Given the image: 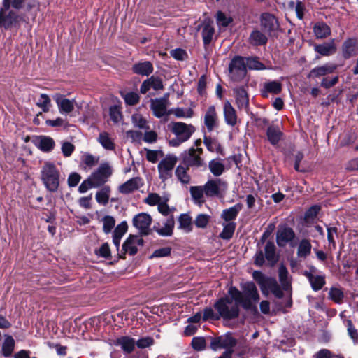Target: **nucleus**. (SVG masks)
Listing matches in <instances>:
<instances>
[{
    "label": "nucleus",
    "instance_id": "1",
    "mask_svg": "<svg viewBox=\"0 0 358 358\" xmlns=\"http://www.w3.org/2000/svg\"><path fill=\"white\" fill-rule=\"evenodd\" d=\"M242 291L238 290L236 287H230L228 294L232 299L239 303V304L246 310L257 311V303L260 297L257 288L254 282H247L241 284Z\"/></svg>",
    "mask_w": 358,
    "mask_h": 358
},
{
    "label": "nucleus",
    "instance_id": "2",
    "mask_svg": "<svg viewBox=\"0 0 358 358\" xmlns=\"http://www.w3.org/2000/svg\"><path fill=\"white\" fill-rule=\"evenodd\" d=\"M113 173V169L108 162L101 163L89 177L84 180L78 187V192L85 193L92 188H98L106 183Z\"/></svg>",
    "mask_w": 358,
    "mask_h": 358
},
{
    "label": "nucleus",
    "instance_id": "3",
    "mask_svg": "<svg viewBox=\"0 0 358 358\" xmlns=\"http://www.w3.org/2000/svg\"><path fill=\"white\" fill-rule=\"evenodd\" d=\"M169 130L176 136V138L169 141V145L178 147L188 141L195 132L194 126L182 122H172L169 124Z\"/></svg>",
    "mask_w": 358,
    "mask_h": 358
},
{
    "label": "nucleus",
    "instance_id": "4",
    "mask_svg": "<svg viewBox=\"0 0 358 358\" xmlns=\"http://www.w3.org/2000/svg\"><path fill=\"white\" fill-rule=\"evenodd\" d=\"M239 303L232 299L231 296L222 297L218 299L214 308L218 315L224 320H231L238 317L240 314Z\"/></svg>",
    "mask_w": 358,
    "mask_h": 358
},
{
    "label": "nucleus",
    "instance_id": "5",
    "mask_svg": "<svg viewBox=\"0 0 358 358\" xmlns=\"http://www.w3.org/2000/svg\"><path fill=\"white\" fill-rule=\"evenodd\" d=\"M41 178L49 192L57 191L60 183V173L55 164L50 162L44 163L41 170Z\"/></svg>",
    "mask_w": 358,
    "mask_h": 358
},
{
    "label": "nucleus",
    "instance_id": "6",
    "mask_svg": "<svg viewBox=\"0 0 358 358\" xmlns=\"http://www.w3.org/2000/svg\"><path fill=\"white\" fill-rule=\"evenodd\" d=\"M10 0H3V6L0 8V27L8 29L16 24L19 15L10 10Z\"/></svg>",
    "mask_w": 358,
    "mask_h": 358
},
{
    "label": "nucleus",
    "instance_id": "7",
    "mask_svg": "<svg viewBox=\"0 0 358 358\" xmlns=\"http://www.w3.org/2000/svg\"><path fill=\"white\" fill-rule=\"evenodd\" d=\"M265 255L262 251H259L255 255V263L257 266H262L264 262V257L271 266H273L278 260V256L275 252V246L273 242L268 241L264 247Z\"/></svg>",
    "mask_w": 358,
    "mask_h": 358
},
{
    "label": "nucleus",
    "instance_id": "8",
    "mask_svg": "<svg viewBox=\"0 0 358 358\" xmlns=\"http://www.w3.org/2000/svg\"><path fill=\"white\" fill-rule=\"evenodd\" d=\"M206 197H219L226 192L227 188V183L220 178L212 179L203 185Z\"/></svg>",
    "mask_w": 358,
    "mask_h": 358
},
{
    "label": "nucleus",
    "instance_id": "9",
    "mask_svg": "<svg viewBox=\"0 0 358 358\" xmlns=\"http://www.w3.org/2000/svg\"><path fill=\"white\" fill-rule=\"evenodd\" d=\"M229 76L234 81L242 80L246 75L245 60L241 57H234L229 66Z\"/></svg>",
    "mask_w": 358,
    "mask_h": 358
},
{
    "label": "nucleus",
    "instance_id": "10",
    "mask_svg": "<svg viewBox=\"0 0 358 358\" xmlns=\"http://www.w3.org/2000/svg\"><path fill=\"white\" fill-rule=\"evenodd\" d=\"M177 162V157L173 155H167L158 164L159 178L163 180L170 178L173 169Z\"/></svg>",
    "mask_w": 358,
    "mask_h": 358
},
{
    "label": "nucleus",
    "instance_id": "11",
    "mask_svg": "<svg viewBox=\"0 0 358 358\" xmlns=\"http://www.w3.org/2000/svg\"><path fill=\"white\" fill-rule=\"evenodd\" d=\"M203 153V149H194L190 148L187 151H185L182 155L183 163L187 166H201L203 165V159L201 155Z\"/></svg>",
    "mask_w": 358,
    "mask_h": 358
},
{
    "label": "nucleus",
    "instance_id": "12",
    "mask_svg": "<svg viewBox=\"0 0 358 358\" xmlns=\"http://www.w3.org/2000/svg\"><path fill=\"white\" fill-rule=\"evenodd\" d=\"M197 31H201L202 39L205 45H209L213 41L215 34L213 21L209 18H205L196 27Z\"/></svg>",
    "mask_w": 358,
    "mask_h": 358
},
{
    "label": "nucleus",
    "instance_id": "13",
    "mask_svg": "<svg viewBox=\"0 0 358 358\" xmlns=\"http://www.w3.org/2000/svg\"><path fill=\"white\" fill-rule=\"evenodd\" d=\"M152 220V217L149 214L141 213L134 217L132 223L141 235H148L150 231V227Z\"/></svg>",
    "mask_w": 358,
    "mask_h": 358
},
{
    "label": "nucleus",
    "instance_id": "14",
    "mask_svg": "<svg viewBox=\"0 0 358 358\" xmlns=\"http://www.w3.org/2000/svg\"><path fill=\"white\" fill-rule=\"evenodd\" d=\"M53 99L57 103L58 110L61 114H69L73 112L77 103L75 99H66L59 93L53 95Z\"/></svg>",
    "mask_w": 358,
    "mask_h": 358
},
{
    "label": "nucleus",
    "instance_id": "15",
    "mask_svg": "<svg viewBox=\"0 0 358 358\" xmlns=\"http://www.w3.org/2000/svg\"><path fill=\"white\" fill-rule=\"evenodd\" d=\"M260 25L268 35H272L279 28V23L275 17L268 13H264L260 17Z\"/></svg>",
    "mask_w": 358,
    "mask_h": 358
},
{
    "label": "nucleus",
    "instance_id": "16",
    "mask_svg": "<svg viewBox=\"0 0 358 358\" xmlns=\"http://www.w3.org/2000/svg\"><path fill=\"white\" fill-rule=\"evenodd\" d=\"M169 105V101L167 97L160 99H155L151 100L150 108L153 112L155 117L160 118L164 115H169L167 107Z\"/></svg>",
    "mask_w": 358,
    "mask_h": 358
},
{
    "label": "nucleus",
    "instance_id": "17",
    "mask_svg": "<svg viewBox=\"0 0 358 358\" xmlns=\"http://www.w3.org/2000/svg\"><path fill=\"white\" fill-rule=\"evenodd\" d=\"M295 238L293 229L288 227H280L276 234V242L278 246L285 247Z\"/></svg>",
    "mask_w": 358,
    "mask_h": 358
},
{
    "label": "nucleus",
    "instance_id": "18",
    "mask_svg": "<svg viewBox=\"0 0 358 358\" xmlns=\"http://www.w3.org/2000/svg\"><path fill=\"white\" fill-rule=\"evenodd\" d=\"M174 225L175 220L173 216H170L162 222H157L154 225L153 229L162 236H171L173 234Z\"/></svg>",
    "mask_w": 358,
    "mask_h": 358
},
{
    "label": "nucleus",
    "instance_id": "19",
    "mask_svg": "<svg viewBox=\"0 0 358 358\" xmlns=\"http://www.w3.org/2000/svg\"><path fill=\"white\" fill-rule=\"evenodd\" d=\"M236 104L239 110H248L249 96L245 87H238L233 89Z\"/></svg>",
    "mask_w": 358,
    "mask_h": 358
},
{
    "label": "nucleus",
    "instance_id": "20",
    "mask_svg": "<svg viewBox=\"0 0 358 358\" xmlns=\"http://www.w3.org/2000/svg\"><path fill=\"white\" fill-rule=\"evenodd\" d=\"M143 239L137 235H130L124 241L122 249L126 253L134 255L138 251V246H143Z\"/></svg>",
    "mask_w": 358,
    "mask_h": 358
},
{
    "label": "nucleus",
    "instance_id": "21",
    "mask_svg": "<svg viewBox=\"0 0 358 358\" xmlns=\"http://www.w3.org/2000/svg\"><path fill=\"white\" fill-rule=\"evenodd\" d=\"M204 124L209 132L218 127L219 120L215 106H211L207 109L204 115Z\"/></svg>",
    "mask_w": 358,
    "mask_h": 358
},
{
    "label": "nucleus",
    "instance_id": "22",
    "mask_svg": "<svg viewBox=\"0 0 358 358\" xmlns=\"http://www.w3.org/2000/svg\"><path fill=\"white\" fill-rule=\"evenodd\" d=\"M223 114L227 124L234 127L238 122V116L235 108L228 101H225L223 106Z\"/></svg>",
    "mask_w": 358,
    "mask_h": 358
},
{
    "label": "nucleus",
    "instance_id": "23",
    "mask_svg": "<svg viewBox=\"0 0 358 358\" xmlns=\"http://www.w3.org/2000/svg\"><path fill=\"white\" fill-rule=\"evenodd\" d=\"M143 185L142 180L139 177L132 178L118 187V191L127 194L138 189Z\"/></svg>",
    "mask_w": 358,
    "mask_h": 358
},
{
    "label": "nucleus",
    "instance_id": "24",
    "mask_svg": "<svg viewBox=\"0 0 358 358\" xmlns=\"http://www.w3.org/2000/svg\"><path fill=\"white\" fill-rule=\"evenodd\" d=\"M337 66L335 64H325L313 68L308 75V78H319L332 73L336 69Z\"/></svg>",
    "mask_w": 358,
    "mask_h": 358
},
{
    "label": "nucleus",
    "instance_id": "25",
    "mask_svg": "<svg viewBox=\"0 0 358 358\" xmlns=\"http://www.w3.org/2000/svg\"><path fill=\"white\" fill-rule=\"evenodd\" d=\"M150 88L155 90H163L164 85L162 80L159 77L152 76L143 82L141 85L140 91L142 94H145Z\"/></svg>",
    "mask_w": 358,
    "mask_h": 358
},
{
    "label": "nucleus",
    "instance_id": "26",
    "mask_svg": "<svg viewBox=\"0 0 358 358\" xmlns=\"http://www.w3.org/2000/svg\"><path fill=\"white\" fill-rule=\"evenodd\" d=\"M314 50L321 56L328 57L335 54L337 48L334 39H331L329 42L315 45Z\"/></svg>",
    "mask_w": 358,
    "mask_h": 358
},
{
    "label": "nucleus",
    "instance_id": "27",
    "mask_svg": "<svg viewBox=\"0 0 358 358\" xmlns=\"http://www.w3.org/2000/svg\"><path fill=\"white\" fill-rule=\"evenodd\" d=\"M34 145L45 152H50L55 147L54 140L46 136H40L34 139Z\"/></svg>",
    "mask_w": 358,
    "mask_h": 358
},
{
    "label": "nucleus",
    "instance_id": "28",
    "mask_svg": "<svg viewBox=\"0 0 358 358\" xmlns=\"http://www.w3.org/2000/svg\"><path fill=\"white\" fill-rule=\"evenodd\" d=\"M305 276L308 278L312 289L315 292L320 290L326 284L325 275L312 273L306 271Z\"/></svg>",
    "mask_w": 358,
    "mask_h": 358
},
{
    "label": "nucleus",
    "instance_id": "29",
    "mask_svg": "<svg viewBox=\"0 0 358 358\" xmlns=\"http://www.w3.org/2000/svg\"><path fill=\"white\" fill-rule=\"evenodd\" d=\"M267 41L266 34L257 29H253L248 38V43L253 46L264 45Z\"/></svg>",
    "mask_w": 358,
    "mask_h": 358
},
{
    "label": "nucleus",
    "instance_id": "30",
    "mask_svg": "<svg viewBox=\"0 0 358 358\" xmlns=\"http://www.w3.org/2000/svg\"><path fill=\"white\" fill-rule=\"evenodd\" d=\"M242 209V205L240 203L236 204L232 207L224 209L222 210L221 214V218L223 219L225 222H234L238 216V214Z\"/></svg>",
    "mask_w": 358,
    "mask_h": 358
},
{
    "label": "nucleus",
    "instance_id": "31",
    "mask_svg": "<svg viewBox=\"0 0 358 358\" xmlns=\"http://www.w3.org/2000/svg\"><path fill=\"white\" fill-rule=\"evenodd\" d=\"M127 229L128 226L125 221L122 222L115 227L113 235V243L117 250H119L120 241L122 236L126 234Z\"/></svg>",
    "mask_w": 358,
    "mask_h": 358
},
{
    "label": "nucleus",
    "instance_id": "32",
    "mask_svg": "<svg viewBox=\"0 0 358 358\" xmlns=\"http://www.w3.org/2000/svg\"><path fill=\"white\" fill-rule=\"evenodd\" d=\"M133 71L141 76H148L153 71L152 64L149 61L138 62L132 66Z\"/></svg>",
    "mask_w": 358,
    "mask_h": 358
},
{
    "label": "nucleus",
    "instance_id": "33",
    "mask_svg": "<svg viewBox=\"0 0 358 358\" xmlns=\"http://www.w3.org/2000/svg\"><path fill=\"white\" fill-rule=\"evenodd\" d=\"M189 192L194 202L199 206L204 203L205 190L203 186H192L189 188Z\"/></svg>",
    "mask_w": 358,
    "mask_h": 358
},
{
    "label": "nucleus",
    "instance_id": "34",
    "mask_svg": "<svg viewBox=\"0 0 358 358\" xmlns=\"http://www.w3.org/2000/svg\"><path fill=\"white\" fill-rule=\"evenodd\" d=\"M282 90V85L280 82L274 80L265 83L264 88L262 90V95L264 97H267L268 93L278 94Z\"/></svg>",
    "mask_w": 358,
    "mask_h": 358
},
{
    "label": "nucleus",
    "instance_id": "35",
    "mask_svg": "<svg viewBox=\"0 0 358 358\" xmlns=\"http://www.w3.org/2000/svg\"><path fill=\"white\" fill-rule=\"evenodd\" d=\"M269 292H272L277 298L279 299L282 298L283 296V293L279 285L274 278H271L265 286V289L262 291V292L265 295H267Z\"/></svg>",
    "mask_w": 358,
    "mask_h": 358
},
{
    "label": "nucleus",
    "instance_id": "36",
    "mask_svg": "<svg viewBox=\"0 0 358 358\" xmlns=\"http://www.w3.org/2000/svg\"><path fill=\"white\" fill-rule=\"evenodd\" d=\"M116 344L120 345L126 353H130L134 349L136 341L129 336H122L117 339Z\"/></svg>",
    "mask_w": 358,
    "mask_h": 358
},
{
    "label": "nucleus",
    "instance_id": "37",
    "mask_svg": "<svg viewBox=\"0 0 358 358\" xmlns=\"http://www.w3.org/2000/svg\"><path fill=\"white\" fill-rule=\"evenodd\" d=\"M343 56L345 59L356 55V41L349 38L346 40L342 45Z\"/></svg>",
    "mask_w": 358,
    "mask_h": 358
},
{
    "label": "nucleus",
    "instance_id": "38",
    "mask_svg": "<svg viewBox=\"0 0 358 358\" xmlns=\"http://www.w3.org/2000/svg\"><path fill=\"white\" fill-rule=\"evenodd\" d=\"M101 187V189L96 192L95 198L97 203L105 206L108 203L111 189L109 185Z\"/></svg>",
    "mask_w": 358,
    "mask_h": 358
},
{
    "label": "nucleus",
    "instance_id": "39",
    "mask_svg": "<svg viewBox=\"0 0 358 358\" xmlns=\"http://www.w3.org/2000/svg\"><path fill=\"white\" fill-rule=\"evenodd\" d=\"M266 135L269 142L274 145L280 141L282 134L278 127L271 125L268 127Z\"/></svg>",
    "mask_w": 358,
    "mask_h": 358
},
{
    "label": "nucleus",
    "instance_id": "40",
    "mask_svg": "<svg viewBox=\"0 0 358 358\" xmlns=\"http://www.w3.org/2000/svg\"><path fill=\"white\" fill-rule=\"evenodd\" d=\"M222 226L223 229L219 236L223 240H229L234 235L236 224L234 222H224Z\"/></svg>",
    "mask_w": 358,
    "mask_h": 358
},
{
    "label": "nucleus",
    "instance_id": "41",
    "mask_svg": "<svg viewBox=\"0 0 358 358\" xmlns=\"http://www.w3.org/2000/svg\"><path fill=\"white\" fill-rule=\"evenodd\" d=\"M215 19L220 30L227 28L233 21V19L231 16L224 13L222 11L217 12L215 15Z\"/></svg>",
    "mask_w": 358,
    "mask_h": 358
},
{
    "label": "nucleus",
    "instance_id": "42",
    "mask_svg": "<svg viewBox=\"0 0 358 358\" xmlns=\"http://www.w3.org/2000/svg\"><path fill=\"white\" fill-rule=\"evenodd\" d=\"M98 141L106 150H113L115 148L114 141L107 132L100 133Z\"/></svg>",
    "mask_w": 358,
    "mask_h": 358
},
{
    "label": "nucleus",
    "instance_id": "43",
    "mask_svg": "<svg viewBox=\"0 0 358 358\" xmlns=\"http://www.w3.org/2000/svg\"><path fill=\"white\" fill-rule=\"evenodd\" d=\"M312 245L310 242L307 239H303L300 241L297 250V255L299 257L306 258L310 254Z\"/></svg>",
    "mask_w": 358,
    "mask_h": 358
},
{
    "label": "nucleus",
    "instance_id": "44",
    "mask_svg": "<svg viewBox=\"0 0 358 358\" xmlns=\"http://www.w3.org/2000/svg\"><path fill=\"white\" fill-rule=\"evenodd\" d=\"M314 33L317 38H324L331 34L330 28L324 23H317L314 27Z\"/></svg>",
    "mask_w": 358,
    "mask_h": 358
},
{
    "label": "nucleus",
    "instance_id": "45",
    "mask_svg": "<svg viewBox=\"0 0 358 358\" xmlns=\"http://www.w3.org/2000/svg\"><path fill=\"white\" fill-rule=\"evenodd\" d=\"M15 347V341L11 336H7L2 345V353L8 357L12 354Z\"/></svg>",
    "mask_w": 358,
    "mask_h": 358
},
{
    "label": "nucleus",
    "instance_id": "46",
    "mask_svg": "<svg viewBox=\"0 0 358 358\" xmlns=\"http://www.w3.org/2000/svg\"><path fill=\"white\" fill-rule=\"evenodd\" d=\"M179 228L185 232H190L192 230V218L187 214H182L179 218Z\"/></svg>",
    "mask_w": 358,
    "mask_h": 358
},
{
    "label": "nucleus",
    "instance_id": "47",
    "mask_svg": "<svg viewBox=\"0 0 358 358\" xmlns=\"http://www.w3.org/2000/svg\"><path fill=\"white\" fill-rule=\"evenodd\" d=\"M329 298L338 304L343 303L344 294L343 290L338 287H331L329 292Z\"/></svg>",
    "mask_w": 358,
    "mask_h": 358
},
{
    "label": "nucleus",
    "instance_id": "48",
    "mask_svg": "<svg viewBox=\"0 0 358 358\" xmlns=\"http://www.w3.org/2000/svg\"><path fill=\"white\" fill-rule=\"evenodd\" d=\"M36 106L44 113H47L50 110L52 106L51 99L48 94H41L39 99L36 102Z\"/></svg>",
    "mask_w": 358,
    "mask_h": 358
},
{
    "label": "nucleus",
    "instance_id": "49",
    "mask_svg": "<svg viewBox=\"0 0 358 358\" xmlns=\"http://www.w3.org/2000/svg\"><path fill=\"white\" fill-rule=\"evenodd\" d=\"M278 273L279 280L284 289H287L290 286V281L288 278V271L283 264L280 266L278 269Z\"/></svg>",
    "mask_w": 358,
    "mask_h": 358
},
{
    "label": "nucleus",
    "instance_id": "50",
    "mask_svg": "<svg viewBox=\"0 0 358 358\" xmlns=\"http://www.w3.org/2000/svg\"><path fill=\"white\" fill-rule=\"evenodd\" d=\"M209 169L214 176H219L224 172V166L220 159H213L209 163Z\"/></svg>",
    "mask_w": 358,
    "mask_h": 358
},
{
    "label": "nucleus",
    "instance_id": "51",
    "mask_svg": "<svg viewBox=\"0 0 358 358\" xmlns=\"http://www.w3.org/2000/svg\"><path fill=\"white\" fill-rule=\"evenodd\" d=\"M169 113L173 114L176 117L178 118H189L193 116L194 112L191 108L184 109L181 108H176L169 110Z\"/></svg>",
    "mask_w": 358,
    "mask_h": 358
},
{
    "label": "nucleus",
    "instance_id": "52",
    "mask_svg": "<svg viewBox=\"0 0 358 358\" xmlns=\"http://www.w3.org/2000/svg\"><path fill=\"white\" fill-rule=\"evenodd\" d=\"M131 121L134 127L142 129H148L146 119L139 113H135L131 116Z\"/></svg>",
    "mask_w": 358,
    "mask_h": 358
},
{
    "label": "nucleus",
    "instance_id": "53",
    "mask_svg": "<svg viewBox=\"0 0 358 358\" xmlns=\"http://www.w3.org/2000/svg\"><path fill=\"white\" fill-rule=\"evenodd\" d=\"M99 161V156H94L90 153H85L82 156V162L90 169L95 166Z\"/></svg>",
    "mask_w": 358,
    "mask_h": 358
},
{
    "label": "nucleus",
    "instance_id": "54",
    "mask_svg": "<svg viewBox=\"0 0 358 358\" xmlns=\"http://www.w3.org/2000/svg\"><path fill=\"white\" fill-rule=\"evenodd\" d=\"M121 96L124 99L125 103L129 106H134L139 102V95L134 92L124 93L121 92Z\"/></svg>",
    "mask_w": 358,
    "mask_h": 358
},
{
    "label": "nucleus",
    "instance_id": "55",
    "mask_svg": "<svg viewBox=\"0 0 358 358\" xmlns=\"http://www.w3.org/2000/svg\"><path fill=\"white\" fill-rule=\"evenodd\" d=\"M245 66L250 69L253 70H263L265 69L264 65L259 62L257 57H248L245 62Z\"/></svg>",
    "mask_w": 358,
    "mask_h": 358
},
{
    "label": "nucleus",
    "instance_id": "56",
    "mask_svg": "<svg viewBox=\"0 0 358 358\" xmlns=\"http://www.w3.org/2000/svg\"><path fill=\"white\" fill-rule=\"evenodd\" d=\"M252 277L259 285L262 291L265 289V286L271 278L265 277L262 272L257 271L253 272Z\"/></svg>",
    "mask_w": 358,
    "mask_h": 358
},
{
    "label": "nucleus",
    "instance_id": "57",
    "mask_svg": "<svg viewBox=\"0 0 358 358\" xmlns=\"http://www.w3.org/2000/svg\"><path fill=\"white\" fill-rule=\"evenodd\" d=\"M94 253L96 256L103 257L105 259L111 258V252L108 243H103L99 248L94 250Z\"/></svg>",
    "mask_w": 358,
    "mask_h": 358
},
{
    "label": "nucleus",
    "instance_id": "58",
    "mask_svg": "<svg viewBox=\"0 0 358 358\" xmlns=\"http://www.w3.org/2000/svg\"><path fill=\"white\" fill-rule=\"evenodd\" d=\"M210 220V216L207 214H199L194 220V224L198 228H206Z\"/></svg>",
    "mask_w": 358,
    "mask_h": 358
},
{
    "label": "nucleus",
    "instance_id": "59",
    "mask_svg": "<svg viewBox=\"0 0 358 358\" xmlns=\"http://www.w3.org/2000/svg\"><path fill=\"white\" fill-rule=\"evenodd\" d=\"M176 175L182 183L187 184L189 182L190 178L187 173V169L185 167L178 166L176 170Z\"/></svg>",
    "mask_w": 358,
    "mask_h": 358
},
{
    "label": "nucleus",
    "instance_id": "60",
    "mask_svg": "<svg viewBox=\"0 0 358 358\" xmlns=\"http://www.w3.org/2000/svg\"><path fill=\"white\" fill-rule=\"evenodd\" d=\"M103 230L104 233L109 234L115 224V220L112 216L106 215L102 219Z\"/></svg>",
    "mask_w": 358,
    "mask_h": 358
},
{
    "label": "nucleus",
    "instance_id": "61",
    "mask_svg": "<svg viewBox=\"0 0 358 358\" xmlns=\"http://www.w3.org/2000/svg\"><path fill=\"white\" fill-rule=\"evenodd\" d=\"M159 212L164 216H167L168 217L170 216H173V213L175 209L173 208H170L166 201H162L159 203L157 206Z\"/></svg>",
    "mask_w": 358,
    "mask_h": 358
},
{
    "label": "nucleus",
    "instance_id": "62",
    "mask_svg": "<svg viewBox=\"0 0 358 358\" xmlns=\"http://www.w3.org/2000/svg\"><path fill=\"white\" fill-rule=\"evenodd\" d=\"M162 202L161 196L156 193H150L148 195V196L145 199V203L150 206H159V203Z\"/></svg>",
    "mask_w": 358,
    "mask_h": 358
},
{
    "label": "nucleus",
    "instance_id": "63",
    "mask_svg": "<svg viewBox=\"0 0 358 358\" xmlns=\"http://www.w3.org/2000/svg\"><path fill=\"white\" fill-rule=\"evenodd\" d=\"M110 117L115 123L119 122L122 119V114L118 106H113L110 108Z\"/></svg>",
    "mask_w": 358,
    "mask_h": 358
},
{
    "label": "nucleus",
    "instance_id": "64",
    "mask_svg": "<svg viewBox=\"0 0 358 358\" xmlns=\"http://www.w3.org/2000/svg\"><path fill=\"white\" fill-rule=\"evenodd\" d=\"M222 348L227 350H232L231 348L236 345V341L230 335L222 336Z\"/></svg>",
    "mask_w": 358,
    "mask_h": 358
}]
</instances>
